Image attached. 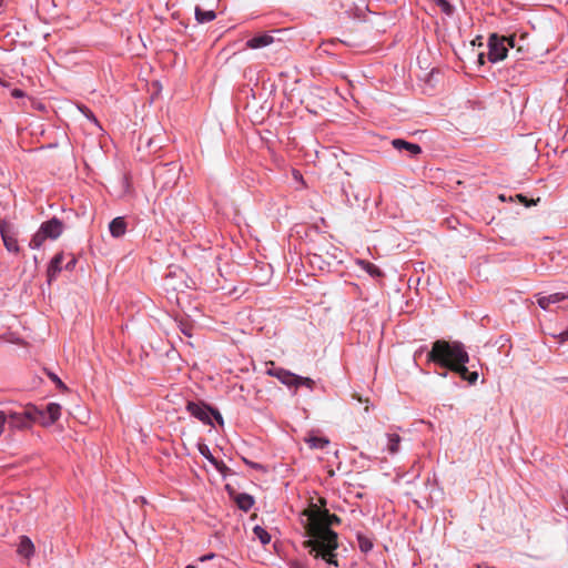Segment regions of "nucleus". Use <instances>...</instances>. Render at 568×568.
<instances>
[{
	"mask_svg": "<svg viewBox=\"0 0 568 568\" xmlns=\"http://www.w3.org/2000/svg\"><path fill=\"white\" fill-rule=\"evenodd\" d=\"M320 506L311 504L303 510L306 517L304 529L310 537L303 542L305 548H310L314 558H322L326 562L337 566L335 550L338 547L337 534L331 529L332 525L338 524L341 519L336 515H331L325 508L326 500L321 497Z\"/></svg>",
	"mask_w": 568,
	"mask_h": 568,
	"instance_id": "1",
	"label": "nucleus"
},
{
	"mask_svg": "<svg viewBox=\"0 0 568 568\" xmlns=\"http://www.w3.org/2000/svg\"><path fill=\"white\" fill-rule=\"evenodd\" d=\"M427 359L458 374L463 381L469 384L474 385L477 382L478 373L470 372L466 367L470 358L464 344L460 342L435 341L427 354Z\"/></svg>",
	"mask_w": 568,
	"mask_h": 568,
	"instance_id": "2",
	"label": "nucleus"
},
{
	"mask_svg": "<svg viewBox=\"0 0 568 568\" xmlns=\"http://www.w3.org/2000/svg\"><path fill=\"white\" fill-rule=\"evenodd\" d=\"M515 47V38L511 37H499L496 33L490 34L488 39V60L497 62L504 60L507 57L509 48Z\"/></svg>",
	"mask_w": 568,
	"mask_h": 568,
	"instance_id": "3",
	"label": "nucleus"
},
{
	"mask_svg": "<svg viewBox=\"0 0 568 568\" xmlns=\"http://www.w3.org/2000/svg\"><path fill=\"white\" fill-rule=\"evenodd\" d=\"M39 416H44L42 409L28 406L23 412L9 413L7 415V422L12 428L22 429L30 427L32 423H37V420H39Z\"/></svg>",
	"mask_w": 568,
	"mask_h": 568,
	"instance_id": "4",
	"label": "nucleus"
},
{
	"mask_svg": "<svg viewBox=\"0 0 568 568\" xmlns=\"http://www.w3.org/2000/svg\"><path fill=\"white\" fill-rule=\"evenodd\" d=\"M186 410L204 424L212 423L211 414L215 416L220 424H223L222 415L219 412L212 410L210 407L205 406L204 403L187 402Z\"/></svg>",
	"mask_w": 568,
	"mask_h": 568,
	"instance_id": "5",
	"label": "nucleus"
},
{
	"mask_svg": "<svg viewBox=\"0 0 568 568\" xmlns=\"http://www.w3.org/2000/svg\"><path fill=\"white\" fill-rule=\"evenodd\" d=\"M0 235L4 247L12 253H19L18 231L12 223L0 221Z\"/></svg>",
	"mask_w": 568,
	"mask_h": 568,
	"instance_id": "6",
	"label": "nucleus"
},
{
	"mask_svg": "<svg viewBox=\"0 0 568 568\" xmlns=\"http://www.w3.org/2000/svg\"><path fill=\"white\" fill-rule=\"evenodd\" d=\"M44 416H38L37 423L42 426H50L59 420L61 416V406L58 403H49L45 410H42Z\"/></svg>",
	"mask_w": 568,
	"mask_h": 568,
	"instance_id": "7",
	"label": "nucleus"
},
{
	"mask_svg": "<svg viewBox=\"0 0 568 568\" xmlns=\"http://www.w3.org/2000/svg\"><path fill=\"white\" fill-rule=\"evenodd\" d=\"M42 233L50 240L58 239L63 233V222L53 217L40 225Z\"/></svg>",
	"mask_w": 568,
	"mask_h": 568,
	"instance_id": "8",
	"label": "nucleus"
},
{
	"mask_svg": "<svg viewBox=\"0 0 568 568\" xmlns=\"http://www.w3.org/2000/svg\"><path fill=\"white\" fill-rule=\"evenodd\" d=\"M567 298H568V294L560 293V292L552 293L549 295H540V294L536 295L537 304L545 310H548L550 304L560 303Z\"/></svg>",
	"mask_w": 568,
	"mask_h": 568,
	"instance_id": "9",
	"label": "nucleus"
},
{
	"mask_svg": "<svg viewBox=\"0 0 568 568\" xmlns=\"http://www.w3.org/2000/svg\"><path fill=\"white\" fill-rule=\"evenodd\" d=\"M392 144L395 150H397V151L405 150V151L409 152L412 155L422 153V146L417 143H412V142H408V141H405L402 139H395L392 141Z\"/></svg>",
	"mask_w": 568,
	"mask_h": 568,
	"instance_id": "10",
	"label": "nucleus"
},
{
	"mask_svg": "<svg viewBox=\"0 0 568 568\" xmlns=\"http://www.w3.org/2000/svg\"><path fill=\"white\" fill-rule=\"evenodd\" d=\"M274 42V37L271 34H260L251 38L246 42V47L250 49H258L266 45H270Z\"/></svg>",
	"mask_w": 568,
	"mask_h": 568,
	"instance_id": "11",
	"label": "nucleus"
},
{
	"mask_svg": "<svg viewBox=\"0 0 568 568\" xmlns=\"http://www.w3.org/2000/svg\"><path fill=\"white\" fill-rule=\"evenodd\" d=\"M62 262H63V253H57L51 262L49 263L48 267V280L51 282L55 278V276L59 274V272L62 270Z\"/></svg>",
	"mask_w": 568,
	"mask_h": 568,
	"instance_id": "12",
	"label": "nucleus"
},
{
	"mask_svg": "<svg viewBox=\"0 0 568 568\" xmlns=\"http://www.w3.org/2000/svg\"><path fill=\"white\" fill-rule=\"evenodd\" d=\"M34 550L36 548L31 539L27 536H21L20 542L18 545L19 555L24 557L26 559H29L34 554Z\"/></svg>",
	"mask_w": 568,
	"mask_h": 568,
	"instance_id": "13",
	"label": "nucleus"
},
{
	"mask_svg": "<svg viewBox=\"0 0 568 568\" xmlns=\"http://www.w3.org/2000/svg\"><path fill=\"white\" fill-rule=\"evenodd\" d=\"M278 381L287 386H296V381H298V375L291 373L285 369H277L275 372H271Z\"/></svg>",
	"mask_w": 568,
	"mask_h": 568,
	"instance_id": "14",
	"label": "nucleus"
},
{
	"mask_svg": "<svg viewBox=\"0 0 568 568\" xmlns=\"http://www.w3.org/2000/svg\"><path fill=\"white\" fill-rule=\"evenodd\" d=\"M110 233L113 237H120L123 236L126 231V223L124 217H115L111 221L110 225Z\"/></svg>",
	"mask_w": 568,
	"mask_h": 568,
	"instance_id": "15",
	"label": "nucleus"
},
{
	"mask_svg": "<svg viewBox=\"0 0 568 568\" xmlns=\"http://www.w3.org/2000/svg\"><path fill=\"white\" fill-rule=\"evenodd\" d=\"M305 442L307 443L311 449H324L329 444V440L327 438L316 436H308L305 438Z\"/></svg>",
	"mask_w": 568,
	"mask_h": 568,
	"instance_id": "16",
	"label": "nucleus"
},
{
	"mask_svg": "<svg viewBox=\"0 0 568 568\" xmlns=\"http://www.w3.org/2000/svg\"><path fill=\"white\" fill-rule=\"evenodd\" d=\"M235 503L240 509L250 510L254 505V499L248 494H239L235 497Z\"/></svg>",
	"mask_w": 568,
	"mask_h": 568,
	"instance_id": "17",
	"label": "nucleus"
},
{
	"mask_svg": "<svg viewBox=\"0 0 568 568\" xmlns=\"http://www.w3.org/2000/svg\"><path fill=\"white\" fill-rule=\"evenodd\" d=\"M215 17L213 10H204L201 7L195 8V18L200 23L212 21Z\"/></svg>",
	"mask_w": 568,
	"mask_h": 568,
	"instance_id": "18",
	"label": "nucleus"
},
{
	"mask_svg": "<svg viewBox=\"0 0 568 568\" xmlns=\"http://www.w3.org/2000/svg\"><path fill=\"white\" fill-rule=\"evenodd\" d=\"M253 534L260 540L262 545H267L271 542V535L262 528V526L256 525L253 527Z\"/></svg>",
	"mask_w": 568,
	"mask_h": 568,
	"instance_id": "19",
	"label": "nucleus"
},
{
	"mask_svg": "<svg viewBox=\"0 0 568 568\" xmlns=\"http://www.w3.org/2000/svg\"><path fill=\"white\" fill-rule=\"evenodd\" d=\"M359 264L362 265V267L364 270L367 271V273L374 277H378V276H382L383 273L382 271L379 270V267L377 265H375L374 263H371V262H367V261H359Z\"/></svg>",
	"mask_w": 568,
	"mask_h": 568,
	"instance_id": "20",
	"label": "nucleus"
},
{
	"mask_svg": "<svg viewBox=\"0 0 568 568\" xmlns=\"http://www.w3.org/2000/svg\"><path fill=\"white\" fill-rule=\"evenodd\" d=\"M400 442V437L397 434H392L387 436V450L390 454L398 453V445Z\"/></svg>",
	"mask_w": 568,
	"mask_h": 568,
	"instance_id": "21",
	"label": "nucleus"
},
{
	"mask_svg": "<svg viewBox=\"0 0 568 568\" xmlns=\"http://www.w3.org/2000/svg\"><path fill=\"white\" fill-rule=\"evenodd\" d=\"M45 240H48V237L42 233L41 229H39L37 234L31 239L29 245L31 248H40Z\"/></svg>",
	"mask_w": 568,
	"mask_h": 568,
	"instance_id": "22",
	"label": "nucleus"
},
{
	"mask_svg": "<svg viewBox=\"0 0 568 568\" xmlns=\"http://www.w3.org/2000/svg\"><path fill=\"white\" fill-rule=\"evenodd\" d=\"M435 3L444 11L445 14L452 16L454 12V7L447 0H435Z\"/></svg>",
	"mask_w": 568,
	"mask_h": 568,
	"instance_id": "23",
	"label": "nucleus"
},
{
	"mask_svg": "<svg viewBox=\"0 0 568 568\" xmlns=\"http://www.w3.org/2000/svg\"><path fill=\"white\" fill-rule=\"evenodd\" d=\"M358 542L362 551H369L373 548V542L369 538L364 537L362 535L358 536Z\"/></svg>",
	"mask_w": 568,
	"mask_h": 568,
	"instance_id": "24",
	"label": "nucleus"
},
{
	"mask_svg": "<svg viewBox=\"0 0 568 568\" xmlns=\"http://www.w3.org/2000/svg\"><path fill=\"white\" fill-rule=\"evenodd\" d=\"M200 453L205 456L206 458H209V460L214 464L217 468L222 469L217 462L215 460V458L212 456L210 449L207 446H205V444H200Z\"/></svg>",
	"mask_w": 568,
	"mask_h": 568,
	"instance_id": "25",
	"label": "nucleus"
},
{
	"mask_svg": "<svg viewBox=\"0 0 568 568\" xmlns=\"http://www.w3.org/2000/svg\"><path fill=\"white\" fill-rule=\"evenodd\" d=\"M306 386L308 388H313L315 383L314 381L311 379V377H304V376H300L297 375V381H296V386Z\"/></svg>",
	"mask_w": 568,
	"mask_h": 568,
	"instance_id": "26",
	"label": "nucleus"
},
{
	"mask_svg": "<svg viewBox=\"0 0 568 568\" xmlns=\"http://www.w3.org/2000/svg\"><path fill=\"white\" fill-rule=\"evenodd\" d=\"M49 377L51 378V381H52L53 383H55V384H57V386H59V387H60V388H62V389H67V386L64 385V383L60 379V377H59L58 375H55V374H53V373H50V374H49Z\"/></svg>",
	"mask_w": 568,
	"mask_h": 568,
	"instance_id": "27",
	"label": "nucleus"
},
{
	"mask_svg": "<svg viewBox=\"0 0 568 568\" xmlns=\"http://www.w3.org/2000/svg\"><path fill=\"white\" fill-rule=\"evenodd\" d=\"M559 343L568 342V329L560 332L558 335H554Z\"/></svg>",
	"mask_w": 568,
	"mask_h": 568,
	"instance_id": "28",
	"label": "nucleus"
},
{
	"mask_svg": "<svg viewBox=\"0 0 568 568\" xmlns=\"http://www.w3.org/2000/svg\"><path fill=\"white\" fill-rule=\"evenodd\" d=\"M81 111L83 114L89 118L91 121H93L95 124H98V120L95 119L94 114L88 109V108H81Z\"/></svg>",
	"mask_w": 568,
	"mask_h": 568,
	"instance_id": "29",
	"label": "nucleus"
},
{
	"mask_svg": "<svg viewBox=\"0 0 568 568\" xmlns=\"http://www.w3.org/2000/svg\"><path fill=\"white\" fill-rule=\"evenodd\" d=\"M81 111L83 114L89 118L91 121H93L95 124H98V120L95 119L94 114L88 109V108H81Z\"/></svg>",
	"mask_w": 568,
	"mask_h": 568,
	"instance_id": "30",
	"label": "nucleus"
},
{
	"mask_svg": "<svg viewBox=\"0 0 568 568\" xmlns=\"http://www.w3.org/2000/svg\"><path fill=\"white\" fill-rule=\"evenodd\" d=\"M517 197L519 199V201H521V203L525 206H530V205L536 204L535 200H531L530 202H528L527 197L525 195H523V194H518Z\"/></svg>",
	"mask_w": 568,
	"mask_h": 568,
	"instance_id": "31",
	"label": "nucleus"
},
{
	"mask_svg": "<svg viewBox=\"0 0 568 568\" xmlns=\"http://www.w3.org/2000/svg\"><path fill=\"white\" fill-rule=\"evenodd\" d=\"M7 423V414L0 410V435L2 434L4 424Z\"/></svg>",
	"mask_w": 568,
	"mask_h": 568,
	"instance_id": "32",
	"label": "nucleus"
},
{
	"mask_svg": "<svg viewBox=\"0 0 568 568\" xmlns=\"http://www.w3.org/2000/svg\"><path fill=\"white\" fill-rule=\"evenodd\" d=\"M11 95H12L13 98H22V97H24V93H23V91H22V90H20V89H13V90L11 91Z\"/></svg>",
	"mask_w": 568,
	"mask_h": 568,
	"instance_id": "33",
	"label": "nucleus"
},
{
	"mask_svg": "<svg viewBox=\"0 0 568 568\" xmlns=\"http://www.w3.org/2000/svg\"><path fill=\"white\" fill-rule=\"evenodd\" d=\"M74 263H75V260H74V258H72V260H71V261L65 265V267H67V268H72V267H73V265H74Z\"/></svg>",
	"mask_w": 568,
	"mask_h": 568,
	"instance_id": "34",
	"label": "nucleus"
},
{
	"mask_svg": "<svg viewBox=\"0 0 568 568\" xmlns=\"http://www.w3.org/2000/svg\"><path fill=\"white\" fill-rule=\"evenodd\" d=\"M484 58H485V57H484V54H483V53H480V54L478 55V61H479V63H484V62H485Z\"/></svg>",
	"mask_w": 568,
	"mask_h": 568,
	"instance_id": "35",
	"label": "nucleus"
},
{
	"mask_svg": "<svg viewBox=\"0 0 568 568\" xmlns=\"http://www.w3.org/2000/svg\"><path fill=\"white\" fill-rule=\"evenodd\" d=\"M212 557H213V555H210V556L203 557L201 560L211 559Z\"/></svg>",
	"mask_w": 568,
	"mask_h": 568,
	"instance_id": "36",
	"label": "nucleus"
},
{
	"mask_svg": "<svg viewBox=\"0 0 568 568\" xmlns=\"http://www.w3.org/2000/svg\"><path fill=\"white\" fill-rule=\"evenodd\" d=\"M478 39H480V36H477V39L473 41V44L478 43Z\"/></svg>",
	"mask_w": 568,
	"mask_h": 568,
	"instance_id": "37",
	"label": "nucleus"
},
{
	"mask_svg": "<svg viewBox=\"0 0 568 568\" xmlns=\"http://www.w3.org/2000/svg\"><path fill=\"white\" fill-rule=\"evenodd\" d=\"M478 39H480V36H477V39L473 41V44L478 43Z\"/></svg>",
	"mask_w": 568,
	"mask_h": 568,
	"instance_id": "38",
	"label": "nucleus"
},
{
	"mask_svg": "<svg viewBox=\"0 0 568 568\" xmlns=\"http://www.w3.org/2000/svg\"><path fill=\"white\" fill-rule=\"evenodd\" d=\"M478 39H480V36H477V39L473 41V44L478 43Z\"/></svg>",
	"mask_w": 568,
	"mask_h": 568,
	"instance_id": "39",
	"label": "nucleus"
},
{
	"mask_svg": "<svg viewBox=\"0 0 568 568\" xmlns=\"http://www.w3.org/2000/svg\"><path fill=\"white\" fill-rule=\"evenodd\" d=\"M185 568H196V567L193 565H187Z\"/></svg>",
	"mask_w": 568,
	"mask_h": 568,
	"instance_id": "40",
	"label": "nucleus"
},
{
	"mask_svg": "<svg viewBox=\"0 0 568 568\" xmlns=\"http://www.w3.org/2000/svg\"><path fill=\"white\" fill-rule=\"evenodd\" d=\"M3 6V0H0V9L2 8Z\"/></svg>",
	"mask_w": 568,
	"mask_h": 568,
	"instance_id": "41",
	"label": "nucleus"
},
{
	"mask_svg": "<svg viewBox=\"0 0 568 568\" xmlns=\"http://www.w3.org/2000/svg\"><path fill=\"white\" fill-rule=\"evenodd\" d=\"M566 498H567V504H568V491H567Z\"/></svg>",
	"mask_w": 568,
	"mask_h": 568,
	"instance_id": "42",
	"label": "nucleus"
}]
</instances>
